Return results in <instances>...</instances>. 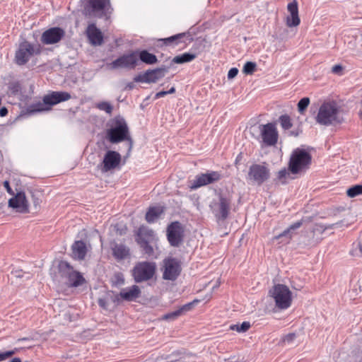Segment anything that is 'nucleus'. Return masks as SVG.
Returning a JSON list of instances; mask_svg holds the SVG:
<instances>
[{
  "instance_id": "1",
  "label": "nucleus",
  "mask_w": 362,
  "mask_h": 362,
  "mask_svg": "<svg viewBox=\"0 0 362 362\" xmlns=\"http://www.w3.org/2000/svg\"><path fill=\"white\" fill-rule=\"evenodd\" d=\"M344 120L341 109L334 100L324 102L315 117L317 124L326 127L341 124Z\"/></svg>"
},
{
  "instance_id": "2",
  "label": "nucleus",
  "mask_w": 362,
  "mask_h": 362,
  "mask_svg": "<svg viewBox=\"0 0 362 362\" xmlns=\"http://www.w3.org/2000/svg\"><path fill=\"white\" fill-rule=\"evenodd\" d=\"M107 139L112 144L128 141L129 148H132L133 144L127 124L122 117H116L112 121L110 128L107 130Z\"/></svg>"
},
{
  "instance_id": "3",
  "label": "nucleus",
  "mask_w": 362,
  "mask_h": 362,
  "mask_svg": "<svg viewBox=\"0 0 362 362\" xmlns=\"http://www.w3.org/2000/svg\"><path fill=\"white\" fill-rule=\"evenodd\" d=\"M310 154L304 149H295L290 158L288 170L293 174H298L306 170L311 163Z\"/></svg>"
},
{
  "instance_id": "4",
  "label": "nucleus",
  "mask_w": 362,
  "mask_h": 362,
  "mask_svg": "<svg viewBox=\"0 0 362 362\" xmlns=\"http://www.w3.org/2000/svg\"><path fill=\"white\" fill-rule=\"evenodd\" d=\"M269 296L273 298L275 306L279 310H286L292 303V292L289 288L284 284L274 285L269 291Z\"/></svg>"
},
{
  "instance_id": "5",
  "label": "nucleus",
  "mask_w": 362,
  "mask_h": 362,
  "mask_svg": "<svg viewBox=\"0 0 362 362\" xmlns=\"http://www.w3.org/2000/svg\"><path fill=\"white\" fill-rule=\"evenodd\" d=\"M230 206V196L223 194H219L209 204L212 214L218 221H224L228 217Z\"/></svg>"
},
{
  "instance_id": "6",
  "label": "nucleus",
  "mask_w": 362,
  "mask_h": 362,
  "mask_svg": "<svg viewBox=\"0 0 362 362\" xmlns=\"http://www.w3.org/2000/svg\"><path fill=\"white\" fill-rule=\"evenodd\" d=\"M41 53L39 45H33L25 40L20 43L15 53L14 62L18 66L25 65L33 55Z\"/></svg>"
},
{
  "instance_id": "7",
  "label": "nucleus",
  "mask_w": 362,
  "mask_h": 362,
  "mask_svg": "<svg viewBox=\"0 0 362 362\" xmlns=\"http://www.w3.org/2000/svg\"><path fill=\"white\" fill-rule=\"evenodd\" d=\"M110 0H87L83 9L86 17L103 18L110 14L111 11Z\"/></svg>"
},
{
  "instance_id": "8",
  "label": "nucleus",
  "mask_w": 362,
  "mask_h": 362,
  "mask_svg": "<svg viewBox=\"0 0 362 362\" xmlns=\"http://www.w3.org/2000/svg\"><path fill=\"white\" fill-rule=\"evenodd\" d=\"M156 271V264L153 262H139L134 267L132 273L136 283H141L151 279Z\"/></svg>"
},
{
  "instance_id": "9",
  "label": "nucleus",
  "mask_w": 362,
  "mask_h": 362,
  "mask_svg": "<svg viewBox=\"0 0 362 362\" xmlns=\"http://www.w3.org/2000/svg\"><path fill=\"white\" fill-rule=\"evenodd\" d=\"M59 272L62 277L66 279V283L73 287H77L82 285L85 279L78 272H76L74 268L65 261H61L59 263Z\"/></svg>"
},
{
  "instance_id": "10",
  "label": "nucleus",
  "mask_w": 362,
  "mask_h": 362,
  "mask_svg": "<svg viewBox=\"0 0 362 362\" xmlns=\"http://www.w3.org/2000/svg\"><path fill=\"white\" fill-rule=\"evenodd\" d=\"M270 177V170L264 164H252L248 170L247 180L252 184L261 185Z\"/></svg>"
},
{
  "instance_id": "11",
  "label": "nucleus",
  "mask_w": 362,
  "mask_h": 362,
  "mask_svg": "<svg viewBox=\"0 0 362 362\" xmlns=\"http://www.w3.org/2000/svg\"><path fill=\"white\" fill-rule=\"evenodd\" d=\"M259 129L260 132L259 138L262 139L264 145L272 146L277 143L279 134L274 124H260Z\"/></svg>"
},
{
  "instance_id": "12",
  "label": "nucleus",
  "mask_w": 362,
  "mask_h": 362,
  "mask_svg": "<svg viewBox=\"0 0 362 362\" xmlns=\"http://www.w3.org/2000/svg\"><path fill=\"white\" fill-rule=\"evenodd\" d=\"M221 178V175L217 171H209L206 173L199 174L193 180L190 181L189 187L192 189H196L209 184L218 182Z\"/></svg>"
},
{
  "instance_id": "13",
  "label": "nucleus",
  "mask_w": 362,
  "mask_h": 362,
  "mask_svg": "<svg viewBox=\"0 0 362 362\" xmlns=\"http://www.w3.org/2000/svg\"><path fill=\"white\" fill-rule=\"evenodd\" d=\"M168 71V67L165 66L154 69H149L144 74L136 76L134 78V81L146 83H156L163 78Z\"/></svg>"
},
{
  "instance_id": "14",
  "label": "nucleus",
  "mask_w": 362,
  "mask_h": 362,
  "mask_svg": "<svg viewBox=\"0 0 362 362\" xmlns=\"http://www.w3.org/2000/svg\"><path fill=\"white\" fill-rule=\"evenodd\" d=\"M163 278L165 280H175L181 272L180 264L175 258L165 259L163 260Z\"/></svg>"
},
{
  "instance_id": "15",
  "label": "nucleus",
  "mask_w": 362,
  "mask_h": 362,
  "mask_svg": "<svg viewBox=\"0 0 362 362\" xmlns=\"http://www.w3.org/2000/svg\"><path fill=\"white\" fill-rule=\"evenodd\" d=\"M121 159V155L118 152L107 151L98 168H100L102 173H107L117 168L120 164Z\"/></svg>"
},
{
  "instance_id": "16",
  "label": "nucleus",
  "mask_w": 362,
  "mask_h": 362,
  "mask_svg": "<svg viewBox=\"0 0 362 362\" xmlns=\"http://www.w3.org/2000/svg\"><path fill=\"white\" fill-rule=\"evenodd\" d=\"M65 36V31L59 27H53L44 31L40 40L44 45H53L59 42Z\"/></svg>"
},
{
  "instance_id": "17",
  "label": "nucleus",
  "mask_w": 362,
  "mask_h": 362,
  "mask_svg": "<svg viewBox=\"0 0 362 362\" xmlns=\"http://www.w3.org/2000/svg\"><path fill=\"white\" fill-rule=\"evenodd\" d=\"M182 228L181 224L177 222L170 223L167 229V236L170 244L172 246L177 247L182 241Z\"/></svg>"
},
{
  "instance_id": "18",
  "label": "nucleus",
  "mask_w": 362,
  "mask_h": 362,
  "mask_svg": "<svg viewBox=\"0 0 362 362\" xmlns=\"http://www.w3.org/2000/svg\"><path fill=\"white\" fill-rule=\"evenodd\" d=\"M137 54L132 52L130 54H124L117 59L114 60L110 66L112 69L128 68L133 69L137 64Z\"/></svg>"
},
{
  "instance_id": "19",
  "label": "nucleus",
  "mask_w": 362,
  "mask_h": 362,
  "mask_svg": "<svg viewBox=\"0 0 362 362\" xmlns=\"http://www.w3.org/2000/svg\"><path fill=\"white\" fill-rule=\"evenodd\" d=\"M8 206L15 209L17 212L27 213L28 211V203L24 192H18L13 197L8 200Z\"/></svg>"
},
{
  "instance_id": "20",
  "label": "nucleus",
  "mask_w": 362,
  "mask_h": 362,
  "mask_svg": "<svg viewBox=\"0 0 362 362\" xmlns=\"http://www.w3.org/2000/svg\"><path fill=\"white\" fill-rule=\"evenodd\" d=\"M287 10L289 15L286 19V25L289 28L298 26L300 23V20L298 16V6L296 0H293L287 5Z\"/></svg>"
},
{
  "instance_id": "21",
  "label": "nucleus",
  "mask_w": 362,
  "mask_h": 362,
  "mask_svg": "<svg viewBox=\"0 0 362 362\" xmlns=\"http://www.w3.org/2000/svg\"><path fill=\"white\" fill-rule=\"evenodd\" d=\"M71 98V95L64 91H53L43 97V101L48 104L50 107L52 105L59 103L69 100Z\"/></svg>"
},
{
  "instance_id": "22",
  "label": "nucleus",
  "mask_w": 362,
  "mask_h": 362,
  "mask_svg": "<svg viewBox=\"0 0 362 362\" xmlns=\"http://www.w3.org/2000/svg\"><path fill=\"white\" fill-rule=\"evenodd\" d=\"M86 34L90 44L93 45H100L103 42V34L94 23L88 25L86 29Z\"/></svg>"
},
{
  "instance_id": "23",
  "label": "nucleus",
  "mask_w": 362,
  "mask_h": 362,
  "mask_svg": "<svg viewBox=\"0 0 362 362\" xmlns=\"http://www.w3.org/2000/svg\"><path fill=\"white\" fill-rule=\"evenodd\" d=\"M303 224L302 221H296L291 224L288 228L284 230L281 233L276 235L273 238V240L282 239L281 243L284 244H288L292 239L294 231L299 228Z\"/></svg>"
},
{
  "instance_id": "24",
  "label": "nucleus",
  "mask_w": 362,
  "mask_h": 362,
  "mask_svg": "<svg viewBox=\"0 0 362 362\" xmlns=\"http://www.w3.org/2000/svg\"><path fill=\"white\" fill-rule=\"evenodd\" d=\"M141 294V290L136 285L124 288L121 290L119 296L124 300L133 301L136 300Z\"/></svg>"
},
{
  "instance_id": "25",
  "label": "nucleus",
  "mask_w": 362,
  "mask_h": 362,
  "mask_svg": "<svg viewBox=\"0 0 362 362\" xmlns=\"http://www.w3.org/2000/svg\"><path fill=\"white\" fill-rule=\"evenodd\" d=\"M72 254L74 259H83L86 255V243L81 240L75 241L72 245Z\"/></svg>"
},
{
  "instance_id": "26",
  "label": "nucleus",
  "mask_w": 362,
  "mask_h": 362,
  "mask_svg": "<svg viewBox=\"0 0 362 362\" xmlns=\"http://www.w3.org/2000/svg\"><path fill=\"white\" fill-rule=\"evenodd\" d=\"M155 239V234L153 230L146 226H141L137 233L136 242L139 240H146L148 242H151Z\"/></svg>"
},
{
  "instance_id": "27",
  "label": "nucleus",
  "mask_w": 362,
  "mask_h": 362,
  "mask_svg": "<svg viewBox=\"0 0 362 362\" xmlns=\"http://www.w3.org/2000/svg\"><path fill=\"white\" fill-rule=\"evenodd\" d=\"M112 254L118 259H124L129 255V249L122 244H115L112 247Z\"/></svg>"
},
{
  "instance_id": "28",
  "label": "nucleus",
  "mask_w": 362,
  "mask_h": 362,
  "mask_svg": "<svg viewBox=\"0 0 362 362\" xmlns=\"http://www.w3.org/2000/svg\"><path fill=\"white\" fill-rule=\"evenodd\" d=\"M163 213V207L160 206L150 207L146 214V220L148 223H153Z\"/></svg>"
},
{
  "instance_id": "29",
  "label": "nucleus",
  "mask_w": 362,
  "mask_h": 362,
  "mask_svg": "<svg viewBox=\"0 0 362 362\" xmlns=\"http://www.w3.org/2000/svg\"><path fill=\"white\" fill-rule=\"evenodd\" d=\"M49 110L50 107H49L48 104L45 103L42 100V102H37L28 106L27 112L30 115H33L37 112H42Z\"/></svg>"
},
{
  "instance_id": "30",
  "label": "nucleus",
  "mask_w": 362,
  "mask_h": 362,
  "mask_svg": "<svg viewBox=\"0 0 362 362\" xmlns=\"http://www.w3.org/2000/svg\"><path fill=\"white\" fill-rule=\"evenodd\" d=\"M197 302H198V300H194L193 302L187 303V304L184 305L183 306H182L180 309H178V310H175L174 312H172L170 313L166 314L164 316V318L166 319V320H168V319H175L177 317H178L180 315H182L183 313L189 311L192 308L193 304L194 303H197Z\"/></svg>"
},
{
  "instance_id": "31",
  "label": "nucleus",
  "mask_w": 362,
  "mask_h": 362,
  "mask_svg": "<svg viewBox=\"0 0 362 362\" xmlns=\"http://www.w3.org/2000/svg\"><path fill=\"white\" fill-rule=\"evenodd\" d=\"M140 60L146 64H153L158 61L155 54L148 52L146 50H142L139 52Z\"/></svg>"
},
{
  "instance_id": "32",
  "label": "nucleus",
  "mask_w": 362,
  "mask_h": 362,
  "mask_svg": "<svg viewBox=\"0 0 362 362\" xmlns=\"http://www.w3.org/2000/svg\"><path fill=\"white\" fill-rule=\"evenodd\" d=\"M196 54L189 52H185L182 54L177 55L173 59V62L175 64H183L192 62L196 58Z\"/></svg>"
},
{
  "instance_id": "33",
  "label": "nucleus",
  "mask_w": 362,
  "mask_h": 362,
  "mask_svg": "<svg viewBox=\"0 0 362 362\" xmlns=\"http://www.w3.org/2000/svg\"><path fill=\"white\" fill-rule=\"evenodd\" d=\"M150 242L146 241V240H139L137 243L140 247L143 249L144 253L147 255L148 257H153L154 251L152 246L149 245Z\"/></svg>"
},
{
  "instance_id": "34",
  "label": "nucleus",
  "mask_w": 362,
  "mask_h": 362,
  "mask_svg": "<svg viewBox=\"0 0 362 362\" xmlns=\"http://www.w3.org/2000/svg\"><path fill=\"white\" fill-rule=\"evenodd\" d=\"M185 36V33H179L169 37L163 39L162 40L164 42L165 45L173 44L175 45H177L180 40Z\"/></svg>"
},
{
  "instance_id": "35",
  "label": "nucleus",
  "mask_w": 362,
  "mask_h": 362,
  "mask_svg": "<svg viewBox=\"0 0 362 362\" xmlns=\"http://www.w3.org/2000/svg\"><path fill=\"white\" fill-rule=\"evenodd\" d=\"M346 194L349 197H355L358 195L362 194V185H356L349 188L346 191Z\"/></svg>"
},
{
  "instance_id": "36",
  "label": "nucleus",
  "mask_w": 362,
  "mask_h": 362,
  "mask_svg": "<svg viewBox=\"0 0 362 362\" xmlns=\"http://www.w3.org/2000/svg\"><path fill=\"white\" fill-rule=\"evenodd\" d=\"M250 327V323L249 322H243L242 324H236L230 325V328L232 330H235L238 332H245L247 331Z\"/></svg>"
},
{
  "instance_id": "37",
  "label": "nucleus",
  "mask_w": 362,
  "mask_h": 362,
  "mask_svg": "<svg viewBox=\"0 0 362 362\" xmlns=\"http://www.w3.org/2000/svg\"><path fill=\"white\" fill-rule=\"evenodd\" d=\"M279 122L284 129H289L292 127V123L289 116L284 115L279 117Z\"/></svg>"
},
{
  "instance_id": "38",
  "label": "nucleus",
  "mask_w": 362,
  "mask_h": 362,
  "mask_svg": "<svg viewBox=\"0 0 362 362\" xmlns=\"http://www.w3.org/2000/svg\"><path fill=\"white\" fill-rule=\"evenodd\" d=\"M290 176L289 173L286 168H283L280 170L276 175V180L281 182V184H285L286 182L287 178Z\"/></svg>"
},
{
  "instance_id": "39",
  "label": "nucleus",
  "mask_w": 362,
  "mask_h": 362,
  "mask_svg": "<svg viewBox=\"0 0 362 362\" xmlns=\"http://www.w3.org/2000/svg\"><path fill=\"white\" fill-rule=\"evenodd\" d=\"M310 104V99L307 97L303 98L298 103V109L300 113L303 114Z\"/></svg>"
},
{
  "instance_id": "40",
  "label": "nucleus",
  "mask_w": 362,
  "mask_h": 362,
  "mask_svg": "<svg viewBox=\"0 0 362 362\" xmlns=\"http://www.w3.org/2000/svg\"><path fill=\"white\" fill-rule=\"evenodd\" d=\"M256 66L257 65L255 62H247L243 66V71L245 74H252L255 71Z\"/></svg>"
},
{
  "instance_id": "41",
  "label": "nucleus",
  "mask_w": 362,
  "mask_h": 362,
  "mask_svg": "<svg viewBox=\"0 0 362 362\" xmlns=\"http://www.w3.org/2000/svg\"><path fill=\"white\" fill-rule=\"evenodd\" d=\"M97 107L108 114H110L112 111V106L107 102H101L98 103L97 105Z\"/></svg>"
},
{
  "instance_id": "42",
  "label": "nucleus",
  "mask_w": 362,
  "mask_h": 362,
  "mask_svg": "<svg viewBox=\"0 0 362 362\" xmlns=\"http://www.w3.org/2000/svg\"><path fill=\"white\" fill-rule=\"evenodd\" d=\"M296 335L295 333H289L286 335H285L282 339L281 341L284 344H293V341L296 339Z\"/></svg>"
},
{
  "instance_id": "43",
  "label": "nucleus",
  "mask_w": 362,
  "mask_h": 362,
  "mask_svg": "<svg viewBox=\"0 0 362 362\" xmlns=\"http://www.w3.org/2000/svg\"><path fill=\"white\" fill-rule=\"evenodd\" d=\"M17 351V349H15L12 351H8L3 353H0V361H4L8 357L12 356L13 354H15Z\"/></svg>"
},
{
  "instance_id": "44",
  "label": "nucleus",
  "mask_w": 362,
  "mask_h": 362,
  "mask_svg": "<svg viewBox=\"0 0 362 362\" xmlns=\"http://www.w3.org/2000/svg\"><path fill=\"white\" fill-rule=\"evenodd\" d=\"M238 74V69L237 68H231L228 72V78L232 79L235 78Z\"/></svg>"
},
{
  "instance_id": "45",
  "label": "nucleus",
  "mask_w": 362,
  "mask_h": 362,
  "mask_svg": "<svg viewBox=\"0 0 362 362\" xmlns=\"http://www.w3.org/2000/svg\"><path fill=\"white\" fill-rule=\"evenodd\" d=\"M14 274L17 278H24L25 277V279H29L30 276V274L23 272V271H16L14 272Z\"/></svg>"
},
{
  "instance_id": "46",
  "label": "nucleus",
  "mask_w": 362,
  "mask_h": 362,
  "mask_svg": "<svg viewBox=\"0 0 362 362\" xmlns=\"http://www.w3.org/2000/svg\"><path fill=\"white\" fill-rule=\"evenodd\" d=\"M342 70V66L339 64H336L332 66V71L334 74H339Z\"/></svg>"
},
{
  "instance_id": "47",
  "label": "nucleus",
  "mask_w": 362,
  "mask_h": 362,
  "mask_svg": "<svg viewBox=\"0 0 362 362\" xmlns=\"http://www.w3.org/2000/svg\"><path fill=\"white\" fill-rule=\"evenodd\" d=\"M166 95H168L167 91L162 90V91L158 92V93L155 95L154 98H155V99H158V98H162V97L165 96Z\"/></svg>"
},
{
  "instance_id": "48",
  "label": "nucleus",
  "mask_w": 362,
  "mask_h": 362,
  "mask_svg": "<svg viewBox=\"0 0 362 362\" xmlns=\"http://www.w3.org/2000/svg\"><path fill=\"white\" fill-rule=\"evenodd\" d=\"M4 186L5 187V188L6 189V191L11 194H13V192L12 191L10 185H9V182L8 181H4Z\"/></svg>"
},
{
  "instance_id": "49",
  "label": "nucleus",
  "mask_w": 362,
  "mask_h": 362,
  "mask_svg": "<svg viewBox=\"0 0 362 362\" xmlns=\"http://www.w3.org/2000/svg\"><path fill=\"white\" fill-rule=\"evenodd\" d=\"M7 114H8V110L6 107H3L0 109V116L1 117H4Z\"/></svg>"
},
{
  "instance_id": "50",
  "label": "nucleus",
  "mask_w": 362,
  "mask_h": 362,
  "mask_svg": "<svg viewBox=\"0 0 362 362\" xmlns=\"http://www.w3.org/2000/svg\"><path fill=\"white\" fill-rule=\"evenodd\" d=\"M224 362H239V361H238V360L235 359V357H233V358H230L228 359H225Z\"/></svg>"
},
{
  "instance_id": "51",
  "label": "nucleus",
  "mask_w": 362,
  "mask_h": 362,
  "mask_svg": "<svg viewBox=\"0 0 362 362\" xmlns=\"http://www.w3.org/2000/svg\"><path fill=\"white\" fill-rule=\"evenodd\" d=\"M98 304L100 306L103 307V308H105V302L104 300L103 299H99L98 300Z\"/></svg>"
},
{
  "instance_id": "52",
  "label": "nucleus",
  "mask_w": 362,
  "mask_h": 362,
  "mask_svg": "<svg viewBox=\"0 0 362 362\" xmlns=\"http://www.w3.org/2000/svg\"><path fill=\"white\" fill-rule=\"evenodd\" d=\"M175 92V87H172L169 90H167L168 94H173Z\"/></svg>"
},
{
  "instance_id": "53",
  "label": "nucleus",
  "mask_w": 362,
  "mask_h": 362,
  "mask_svg": "<svg viewBox=\"0 0 362 362\" xmlns=\"http://www.w3.org/2000/svg\"><path fill=\"white\" fill-rule=\"evenodd\" d=\"M11 362H21V360L19 358H13Z\"/></svg>"
},
{
  "instance_id": "54",
  "label": "nucleus",
  "mask_w": 362,
  "mask_h": 362,
  "mask_svg": "<svg viewBox=\"0 0 362 362\" xmlns=\"http://www.w3.org/2000/svg\"><path fill=\"white\" fill-rule=\"evenodd\" d=\"M29 340V338L28 337H23V338H20L18 339V341H28Z\"/></svg>"
}]
</instances>
